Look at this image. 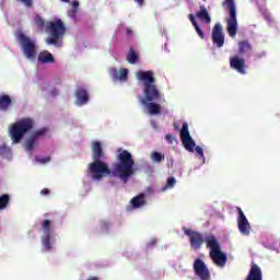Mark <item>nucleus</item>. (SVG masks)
<instances>
[{"label": "nucleus", "instance_id": "obj_44", "mask_svg": "<svg viewBox=\"0 0 280 280\" xmlns=\"http://www.w3.org/2000/svg\"><path fill=\"white\" fill-rule=\"evenodd\" d=\"M265 19H266L267 21H270V15H266Z\"/></svg>", "mask_w": 280, "mask_h": 280}, {"label": "nucleus", "instance_id": "obj_34", "mask_svg": "<svg viewBox=\"0 0 280 280\" xmlns=\"http://www.w3.org/2000/svg\"><path fill=\"white\" fill-rule=\"evenodd\" d=\"M188 19H189L192 26L198 25V21H196V16L194 14H189Z\"/></svg>", "mask_w": 280, "mask_h": 280}, {"label": "nucleus", "instance_id": "obj_31", "mask_svg": "<svg viewBox=\"0 0 280 280\" xmlns=\"http://www.w3.org/2000/svg\"><path fill=\"white\" fill-rule=\"evenodd\" d=\"M194 27H195V30H196V32H197L199 38L205 39V32H203L202 28L200 27V24H197V25H195Z\"/></svg>", "mask_w": 280, "mask_h": 280}, {"label": "nucleus", "instance_id": "obj_1", "mask_svg": "<svg viewBox=\"0 0 280 280\" xmlns=\"http://www.w3.org/2000/svg\"><path fill=\"white\" fill-rule=\"evenodd\" d=\"M92 159L93 162L89 164L88 170L94 180L114 176L115 178H120L122 183H128L130 176L135 174V159H132V153L128 150L118 153V162L114 163L110 170L108 164L104 162L106 161V153H104L102 142L94 141L92 143Z\"/></svg>", "mask_w": 280, "mask_h": 280}, {"label": "nucleus", "instance_id": "obj_23", "mask_svg": "<svg viewBox=\"0 0 280 280\" xmlns=\"http://www.w3.org/2000/svg\"><path fill=\"white\" fill-rule=\"evenodd\" d=\"M139 60V55H137V51H135V48L130 47L129 52L127 55V61L129 65H137V61Z\"/></svg>", "mask_w": 280, "mask_h": 280}, {"label": "nucleus", "instance_id": "obj_32", "mask_svg": "<svg viewBox=\"0 0 280 280\" xmlns=\"http://www.w3.org/2000/svg\"><path fill=\"white\" fill-rule=\"evenodd\" d=\"M176 185V178L174 177H168L166 182V187H174Z\"/></svg>", "mask_w": 280, "mask_h": 280}, {"label": "nucleus", "instance_id": "obj_27", "mask_svg": "<svg viewBox=\"0 0 280 280\" xmlns=\"http://www.w3.org/2000/svg\"><path fill=\"white\" fill-rule=\"evenodd\" d=\"M34 24L36 25V27H37L40 32H43V30H45L46 23H45V20H44L43 18H40V15H36V16L34 18Z\"/></svg>", "mask_w": 280, "mask_h": 280}, {"label": "nucleus", "instance_id": "obj_2", "mask_svg": "<svg viewBox=\"0 0 280 280\" xmlns=\"http://www.w3.org/2000/svg\"><path fill=\"white\" fill-rule=\"evenodd\" d=\"M136 78L144 85V96L141 98V104H147V102H159L161 100V91L156 86V79L154 78V72L152 70L136 72Z\"/></svg>", "mask_w": 280, "mask_h": 280}, {"label": "nucleus", "instance_id": "obj_10", "mask_svg": "<svg viewBox=\"0 0 280 280\" xmlns=\"http://www.w3.org/2000/svg\"><path fill=\"white\" fill-rule=\"evenodd\" d=\"M54 222L50 219L42 221V231L44 233L42 243L45 250H51V226Z\"/></svg>", "mask_w": 280, "mask_h": 280}, {"label": "nucleus", "instance_id": "obj_17", "mask_svg": "<svg viewBox=\"0 0 280 280\" xmlns=\"http://www.w3.org/2000/svg\"><path fill=\"white\" fill-rule=\"evenodd\" d=\"M197 19L201 20L202 23H206L209 25L211 23V16L209 15V10H207V7L205 4H201L199 7V11L196 12Z\"/></svg>", "mask_w": 280, "mask_h": 280}, {"label": "nucleus", "instance_id": "obj_36", "mask_svg": "<svg viewBox=\"0 0 280 280\" xmlns=\"http://www.w3.org/2000/svg\"><path fill=\"white\" fill-rule=\"evenodd\" d=\"M174 136H172V135H170V133H167L166 136H165V140L168 142V143H174Z\"/></svg>", "mask_w": 280, "mask_h": 280}, {"label": "nucleus", "instance_id": "obj_28", "mask_svg": "<svg viewBox=\"0 0 280 280\" xmlns=\"http://www.w3.org/2000/svg\"><path fill=\"white\" fill-rule=\"evenodd\" d=\"M34 145H36V139L31 136L25 144V150L27 152H32V150H34Z\"/></svg>", "mask_w": 280, "mask_h": 280}, {"label": "nucleus", "instance_id": "obj_39", "mask_svg": "<svg viewBox=\"0 0 280 280\" xmlns=\"http://www.w3.org/2000/svg\"><path fill=\"white\" fill-rule=\"evenodd\" d=\"M126 34H127L128 38H130V36H132V28L127 27L126 28Z\"/></svg>", "mask_w": 280, "mask_h": 280}, {"label": "nucleus", "instance_id": "obj_20", "mask_svg": "<svg viewBox=\"0 0 280 280\" xmlns=\"http://www.w3.org/2000/svg\"><path fill=\"white\" fill-rule=\"evenodd\" d=\"M130 205L133 209H141V207H145V194L141 192L140 195L133 197L130 200Z\"/></svg>", "mask_w": 280, "mask_h": 280}, {"label": "nucleus", "instance_id": "obj_9", "mask_svg": "<svg viewBox=\"0 0 280 280\" xmlns=\"http://www.w3.org/2000/svg\"><path fill=\"white\" fill-rule=\"evenodd\" d=\"M184 234L188 237L191 249L200 250L202 244H205V235L198 231L191 229L183 228Z\"/></svg>", "mask_w": 280, "mask_h": 280}, {"label": "nucleus", "instance_id": "obj_18", "mask_svg": "<svg viewBox=\"0 0 280 280\" xmlns=\"http://www.w3.org/2000/svg\"><path fill=\"white\" fill-rule=\"evenodd\" d=\"M38 62L42 65H51L56 61L54 55L48 50L40 51L37 57Z\"/></svg>", "mask_w": 280, "mask_h": 280}, {"label": "nucleus", "instance_id": "obj_46", "mask_svg": "<svg viewBox=\"0 0 280 280\" xmlns=\"http://www.w3.org/2000/svg\"><path fill=\"white\" fill-rule=\"evenodd\" d=\"M0 209H1V197H0Z\"/></svg>", "mask_w": 280, "mask_h": 280}, {"label": "nucleus", "instance_id": "obj_8", "mask_svg": "<svg viewBox=\"0 0 280 280\" xmlns=\"http://www.w3.org/2000/svg\"><path fill=\"white\" fill-rule=\"evenodd\" d=\"M18 43H20L21 49L25 58H27L28 60H34V58H36L37 48L36 42L34 39L30 38L24 33H19Z\"/></svg>", "mask_w": 280, "mask_h": 280}, {"label": "nucleus", "instance_id": "obj_33", "mask_svg": "<svg viewBox=\"0 0 280 280\" xmlns=\"http://www.w3.org/2000/svg\"><path fill=\"white\" fill-rule=\"evenodd\" d=\"M26 8H32L34 5V0H20Z\"/></svg>", "mask_w": 280, "mask_h": 280}, {"label": "nucleus", "instance_id": "obj_25", "mask_svg": "<svg viewBox=\"0 0 280 280\" xmlns=\"http://www.w3.org/2000/svg\"><path fill=\"white\" fill-rule=\"evenodd\" d=\"M150 159L153 163H163V161H165V154L153 151L150 155Z\"/></svg>", "mask_w": 280, "mask_h": 280}, {"label": "nucleus", "instance_id": "obj_38", "mask_svg": "<svg viewBox=\"0 0 280 280\" xmlns=\"http://www.w3.org/2000/svg\"><path fill=\"white\" fill-rule=\"evenodd\" d=\"M40 195L42 196H49V189L48 188H44L40 190Z\"/></svg>", "mask_w": 280, "mask_h": 280}, {"label": "nucleus", "instance_id": "obj_12", "mask_svg": "<svg viewBox=\"0 0 280 280\" xmlns=\"http://www.w3.org/2000/svg\"><path fill=\"white\" fill-rule=\"evenodd\" d=\"M236 211L238 213L237 217V226L241 235L248 236L250 235V222H248V219L246 218V214H244V211H242V208L237 207Z\"/></svg>", "mask_w": 280, "mask_h": 280}, {"label": "nucleus", "instance_id": "obj_11", "mask_svg": "<svg viewBox=\"0 0 280 280\" xmlns=\"http://www.w3.org/2000/svg\"><path fill=\"white\" fill-rule=\"evenodd\" d=\"M194 272L196 277H199L201 280H211V271L205 264L203 259L196 258L192 265Z\"/></svg>", "mask_w": 280, "mask_h": 280}, {"label": "nucleus", "instance_id": "obj_16", "mask_svg": "<svg viewBox=\"0 0 280 280\" xmlns=\"http://www.w3.org/2000/svg\"><path fill=\"white\" fill-rule=\"evenodd\" d=\"M109 75L114 81L119 80L120 82H126L128 80V69L121 68L117 71L116 68H110Z\"/></svg>", "mask_w": 280, "mask_h": 280}, {"label": "nucleus", "instance_id": "obj_26", "mask_svg": "<svg viewBox=\"0 0 280 280\" xmlns=\"http://www.w3.org/2000/svg\"><path fill=\"white\" fill-rule=\"evenodd\" d=\"M48 132H49V128L44 127L38 130H35L31 137L35 138V140H36V139H40V138L45 137V135H47Z\"/></svg>", "mask_w": 280, "mask_h": 280}, {"label": "nucleus", "instance_id": "obj_4", "mask_svg": "<svg viewBox=\"0 0 280 280\" xmlns=\"http://www.w3.org/2000/svg\"><path fill=\"white\" fill-rule=\"evenodd\" d=\"M207 248H210L209 257L219 268H224L226 266V254L222 252L220 243L214 235L210 234L206 237Z\"/></svg>", "mask_w": 280, "mask_h": 280}, {"label": "nucleus", "instance_id": "obj_15", "mask_svg": "<svg viewBox=\"0 0 280 280\" xmlns=\"http://www.w3.org/2000/svg\"><path fill=\"white\" fill-rule=\"evenodd\" d=\"M245 280H264V273L261 272V267L258 266L257 264H252V267Z\"/></svg>", "mask_w": 280, "mask_h": 280}, {"label": "nucleus", "instance_id": "obj_24", "mask_svg": "<svg viewBox=\"0 0 280 280\" xmlns=\"http://www.w3.org/2000/svg\"><path fill=\"white\" fill-rule=\"evenodd\" d=\"M10 106H12V98L7 94H2L1 95V110H8V108H10Z\"/></svg>", "mask_w": 280, "mask_h": 280}, {"label": "nucleus", "instance_id": "obj_29", "mask_svg": "<svg viewBox=\"0 0 280 280\" xmlns=\"http://www.w3.org/2000/svg\"><path fill=\"white\" fill-rule=\"evenodd\" d=\"M10 205V195H2L1 196V211L5 209Z\"/></svg>", "mask_w": 280, "mask_h": 280}, {"label": "nucleus", "instance_id": "obj_6", "mask_svg": "<svg viewBox=\"0 0 280 280\" xmlns=\"http://www.w3.org/2000/svg\"><path fill=\"white\" fill-rule=\"evenodd\" d=\"M222 7L229 10V18L226 19V30L231 38L237 36V9L235 7V0H224Z\"/></svg>", "mask_w": 280, "mask_h": 280}, {"label": "nucleus", "instance_id": "obj_35", "mask_svg": "<svg viewBox=\"0 0 280 280\" xmlns=\"http://www.w3.org/2000/svg\"><path fill=\"white\" fill-rule=\"evenodd\" d=\"M49 161H51V158H50V156L37 159V162H38V163H43V164L49 163Z\"/></svg>", "mask_w": 280, "mask_h": 280}, {"label": "nucleus", "instance_id": "obj_22", "mask_svg": "<svg viewBox=\"0 0 280 280\" xmlns=\"http://www.w3.org/2000/svg\"><path fill=\"white\" fill-rule=\"evenodd\" d=\"M142 106H145L150 115H161V106L154 102H147Z\"/></svg>", "mask_w": 280, "mask_h": 280}, {"label": "nucleus", "instance_id": "obj_40", "mask_svg": "<svg viewBox=\"0 0 280 280\" xmlns=\"http://www.w3.org/2000/svg\"><path fill=\"white\" fill-rule=\"evenodd\" d=\"M136 1V3H138V5H143V3H144V0H135Z\"/></svg>", "mask_w": 280, "mask_h": 280}, {"label": "nucleus", "instance_id": "obj_41", "mask_svg": "<svg viewBox=\"0 0 280 280\" xmlns=\"http://www.w3.org/2000/svg\"><path fill=\"white\" fill-rule=\"evenodd\" d=\"M173 126H174V129H175V130H179V127H178V125H177L176 122H174Z\"/></svg>", "mask_w": 280, "mask_h": 280}, {"label": "nucleus", "instance_id": "obj_30", "mask_svg": "<svg viewBox=\"0 0 280 280\" xmlns=\"http://www.w3.org/2000/svg\"><path fill=\"white\" fill-rule=\"evenodd\" d=\"M71 5L73 10L69 13V16H75V14L78 13V8H80V1L73 0Z\"/></svg>", "mask_w": 280, "mask_h": 280}, {"label": "nucleus", "instance_id": "obj_21", "mask_svg": "<svg viewBox=\"0 0 280 280\" xmlns=\"http://www.w3.org/2000/svg\"><path fill=\"white\" fill-rule=\"evenodd\" d=\"M253 51V45L248 40L238 42V54L240 56H246V54H250Z\"/></svg>", "mask_w": 280, "mask_h": 280}, {"label": "nucleus", "instance_id": "obj_5", "mask_svg": "<svg viewBox=\"0 0 280 280\" xmlns=\"http://www.w3.org/2000/svg\"><path fill=\"white\" fill-rule=\"evenodd\" d=\"M46 32L49 34L46 43L48 45H58V40H60V38H65V34H67V27L65 26L62 20L49 21L46 22Z\"/></svg>", "mask_w": 280, "mask_h": 280}, {"label": "nucleus", "instance_id": "obj_43", "mask_svg": "<svg viewBox=\"0 0 280 280\" xmlns=\"http://www.w3.org/2000/svg\"><path fill=\"white\" fill-rule=\"evenodd\" d=\"M62 3H69L71 0H61Z\"/></svg>", "mask_w": 280, "mask_h": 280}, {"label": "nucleus", "instance_id": "obj_14", "mask_svg": "<svg viewBox=\"0 0 280 280\" xmlns=\"http://www.w3.org/2000/svg\"><path fill=\"white\" fill-rule=\"evenodd\" d=\"M212 43L219 49L224 47V31L222 28V24L217 23L212 28Z\"/></svg>", "mask_w": 280, "mask_h": 280}, {"label": "nucleus", "instance_id": "obj_3", "mask_svg": "<svg viewBox=\"0 0 280 280\" xmlns=\"http://www.w3.org/2000/svg\"><path fill=\"white\" fill-rule=\"evenodd\" d=\"M34 119L26 117L15 121L10 128V136L13 143H21L27 132L34 130Z\"/></svg>", "mask_w": 280, "mask_h": 280}, {"label": "nucleus", "instance_id": "obj_37", "mask_svg": "<svg viewBox=\"0 0 280 280\" xmlns=\"http://www.w3.org/2000/svg\"><path fill=\"white\" fill-rule=\"evenodd\" d=\"M50 95H51L52 97L58 96V95H59L58 89L54 88V89L50 91Z\"/></svg>", "mask_w": 280, "mask_h": 280}, {"label": "nucleus", "instance_id": "obj_42", "mask_svg": "<svg viewBox=\"0 0 280 280\" xmlns=\"http://www.w3.org/2000/svg\"><path fill=\"white\" fill-rule=\"evenodd\" d=\"M88 280H100L97 277H90Z\"/></svg>", "mask_w": 280, "mask_h": 280}, {"label": "nucleus", "instance_id": "obj_13", "mask_svg": "<svg viewBox=\"0 0 280 280\" xmlns=\"http://www.w3.org/2000/svg\"><path fill=\"white\" fill-rule=\"evenodd\" d=\"M230 67L241 75H246V59L240 57V55H234L230 58Z\"/></svg>", "mask_w": 280, "mask_h": 280}, {"label": "nucleus", "instance_id": "obj_45", "mask_svg": "<svg viewBox=\"0 0 280 280\" xmlns=\"http://www.w3.org/2000/svg\"><path fill=\"white\" fill-rule=\"evenodd\" d=\"M4 148H5V145H2V147H1V150H3Z\"/></svg>", "mask_w": 280, "mask_h": 280}, {"label": "nucleus", "instance_id": "obj_7", "mask_svg": "<svg viewBox=\"0 0 280 280\" xmlns=\"http://www.w3.org/2000/svg\"><path fill=\"white\" fill-rule=\"evenodd\" d=\"M179 137L187 152H194L195 150L201 159H205V150H202L201 147H196V141H194V138H191V135L189 133V125L187 122H183Z\"/></svg>", "mask_w": 280, "mask_h": 280}, {"label": "nucleus", "instance_id": "obj_19", "mask_svg": "<svg viewBox=\"0 0 280 280\" xmlns=\"http://www.w3.org/2000/svg\"><path fill=\"white\" fill-rule=\"evenodd\" d=\"M75 97L80 106L89 103V92L84 88H79L75 91Z\"/></svg>", "mask_w": 280, "mask_h": 280}]
</instances>
